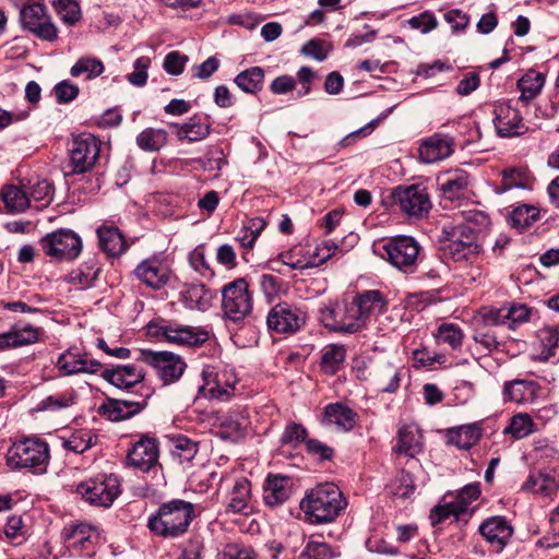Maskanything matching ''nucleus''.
Instances as JSON below:
<instances>
[{
	"label": "nucleus",
	"mask_w": 559,
	"mask_h": 559,
	"mask_svg": "<svg viewBox=\"0 0 559 559\" xmlns=\"http://www.w3.org/2000/svg\"><path fill=\"white\" fill-rule=\"evenodd\" d=\"M537 388L535 381L515 379L504 383L503 396L506 401L518 404L532 402L536 396Z\"/></svg>",
	"instance_id": "obj_32"
},
{
	"label": "nucleus",
	"mask_w": 559,
	"mask_h": 559,
	"mask_svg": "<svg viewBox=\"0 0 559 559\" xmlns=\"http://www.w3.org/2000/svg\"><path fill=\"white\" fill-rule=\"evenodd\" d=\"M307 435V429L301 424L292 421L285 427L280 441L283 445L296 448L301 442L306 443Z\"/></svg>",
	"instance_id": "obj_59"
},
{
	"label": "nucleus",
	"mask_w": 559,
	"mask_h": 559,
	"mask_svg": "<svg viewBox=\"0 0 559 559\" xmlns=\"http://www.w3.org/2000/svg\"><path fill=\"white\" fill-rule=\"evenodd\" d=\"M259 285L269 302H273L284 290L283 280L272 274H262Z\"/></svg>",
	"instance_id": "obj_57"
},
{
	"label": "nucleus",
	"mask_w": 559,
	"mask_h": 559,
	"mask_svg": "<svg viewBox=\"0 0 559 559\" xmlns=\"http://www.w3.org/2000/svg\"><path fill=\"white\" fill-rule=\"evenodd\" d=\"M468 186V175L464 170H456L450 174L440 185L443 201L453 202L462 199Z\"/></svg>",
	"instance_id": "obj_36"
},
{
	"label": "nucleus",
	"mask_w": 559,
	"mask_h": 559,
	"mask_svg": "<svg viewBox=\"0 0 559 559\" xmlns=\"http://www.w3.org/2000/svg\"><path fill=\"white\" fill-rule=\"evenodd\" d=\"M136 360L152 366L165 384L177 381L186 367L181 357L171 352L141 349Z\"/></svg>",
	"instance_id": "obj_12"
},
{
	"label": "nucleus",
	"mask_w": 559,
	"mask_h": 559,
	"mask_svg": "<svg viewBox=\"0 0 559 559\" xmlns=\"http://www.w3.org/2000/svg\"><path fill=\"white\" fill-rule=\"evenodd\" d=\"M357 423V414L341 402L331 403L324 407L323 424L334 425L343 431L352 430Z\"/></svg>",
	"instance_id": "obj_29"
},
{
	"label": "nucleus",
	"mask_w": 559,
	"mask_h": 559,
	"mask_svg": "<svg viewBox=\"0 0 559 559\" xmlns=\"http://www.w3.org/2000/svg\"><path fill=\"white\" fill-rule=\"evenodd\" d=\"M319 312L320 321L330 331L352 334L365 328L354 299L329 304L320 308Z\"/></svg>",
	"instance_id": "obj_7"
},
{
	"label": "nucleus",
	"mask_w": 559,
	"mask_h": 559,
	"mask_svg": "<svg viewBox=\"0 0 559 559\" xmlns=\"http://www.w3.org/2000/svg\"><path fill=\"white\" fill-rule=\"evenodd\" d=\"M63 536L69 546L78 550H91L94 532L90 525L79 524L64 528Z\"/></svg>",
	"instance_id": "obj_42"
},
{
	"label": "nucleus",
	"mask_w": 559,
	"mask_h": 559,
	"mask_svg": "<svg viewBox=\"0 0 559 559\" xmlns=\"http://www.w3.org/2000/svg\"><path fill=\"white\" fill-rule=\"evenodd\" d=\"M95 437L88 430H76L68 438H62V447L76 454L84 453L94 444Z\"/></svg>",
	"instance_id": "obj_52"
},
{
	"label": "nucleus",
	"mask_w": 559,
	"mask_h": 559,
	"mask_svg": "<svg viewBox=\"0 0 559 559\" xmlns=\"http://www.w3.org/2000/svg\"><path fill=\"white\" fill-rule=\"evenodd\" d=\"M294 493L293 478L284 475H269L263 487V499L270 507L286 502Z\"/></svg>",
	"instance_id": "obj_24"
},
{
	"label": "nucleus",
	"mask_w": 559,
	"mask_h": 559,
	"mask_svg": "<svg viewBox=\"0 0 559 559\" xmlns=\"http://www.w3.org/2000/svg\"><path fill=\"white\" fill-rule=\"evenodd\" d=\"M346 506L342 491L334 484H321L300 501V510L311 524L333 522Z\"/></svg>",
	"instance_id": "obj_2"
},
{
	"label": "nucleus",
	"mask_w": 559,
	"mask_h": 559,
	"mask_svg": "<svg viewBox=\"0 0 559 559\" xmlns=\"http://www.w3.org/2000/svg\"><path fill=\"white\" fill-rule=\"evenodd\" d=\"M183 298L189 308L205 311L212 306L215 293L204 284H190L183 292Z\"/></svg>",
	"instance_id": "obj_37"
},
{
	"label": "nucleus",
	"mask_w": 559,
	"mask_h": 559,
	"mask_svg": "<svg viewBox=\"0 0 559 559\" xmlns=\"http://www.w3.org/2000/svg\"><path fill=\"white\" fill-rule=\"evenodd\" d=\"M421 439L423 437L417 429L403 426L397 431V444L394 447V451L397 454L414 457L423 449Z\"/></svg>",
	"instance_id": "obj_35"
},
{
	"label": "nucleus",
	"mask_w": 559,
	"mask_h": 559,
	"mask_svg": "<svg viewBox=\"0 0 559 559\" xmlns=\"http://www.w3.org/2000/svg\"><path fill=\"white\" fill-rule=\"evenodd\" d=\"M104 71L103 62L94 57L80 58L71 68L70 73L72 76L86 75L87 80H92L100 75Z\"/></svg>",
	"instance_id": "obj_55"
},
{
	"label": "nucleus",
	"mask_w": 559,
	"mask_h": 559,
	"mask_svg": "<svg viewBox=\"0 0 559 559\" xmlns=\"http://www.w3.org/2000/svg\"><path fill=\"white\" fill-rule=\"evenodd\" d=\"M466 224L452 229L451 237L444 246V253L454 261H472L479 253L478 234L471 224H486L488 216L480 211L463 212Z\"/></svg>",
	"instance_id": "obj_3"
},
{
	"label": "nucleus",
	"mask_w": 559,
	"mask_h": 559,
	"mask_svg": "<svg viewBox=\"0 0 559 559\" xmlns=\"http://www.w3.org/2000/svg\"><path fill=\"white\" fill-rule=\"evenodd\" d=\"M391 197L400 211L409 217L427 216L431 207L428 192L419 185L399 186Z\"/></svg>",
	"instance_id": "obj_10"
},
{
	"label": "nucleus",
	"mask_w": 559,
	"mask_h": 559,
	"mask_svg": "<svg viewBox=\"0 0 559 559\" xmlns=\"http://www.w3.org/2000/svg\"><path fill=\"white\" fill-rule=\"evenodd\" d=\"M75 399L76 393L73 390L56 395H50L40 402V408L44 411L56 412L73 405Z\"/></svg>",
	"instance_id": "obj_60"
},
{
	"label": "nucleus",
	"mask_w": 559,
	"mask_h": 559,
	"mask_svg": "<svg viewBox=\"0 0 559 559\" xmlns=\"http://www.w3.org/2000/svg\"><path fill=\"white\" fill-rule=\"evenodd\" d=\"M198 451V443L183 435H179L173 439L171 454L179 463L191 462Z\"/></svg>",
	"instance_id": "obj_50"
},
{
	"label": "nucleus",
	"mask_w": 559,
	"mask_h": 559,
	"mask_svg": "<svg viewBox=\"0 0 559 559\" xmlns=\"http://www.w3.org/2000/svg\"><path fill=\"white\" fill-rule=\"evenodd\" d=\"M202 378L204 383L200 386V392L204 396L221 401L228 400L238 383L234 370L227 368L217 370L215 367L206 366L202 370Z\"/></svg>",
	"instance_id": "obj_13"
},
{
	"label": "nucleus",
	"mask_w": 559,
	"mask_h": 559,
	"mask_svg": "<svg viewBox=\"0 0 559 559\" xmlns=\"http://www.w3.org/2000/svg\"><path fill=\"white\" fill-rule=\"evenodd\" d=\"M146 405V400L130 401L107 399L99 407V413L111 421H120L139 414Z\"/></svg>",
	"instance_id": "obj_27"
},
{
	"label": "nucleus",
	"mask_w": 559,
	"mask_h": 559,
	"mask_svg": "<svg viewBox=\"0 0 559 559\" xmlns=\"http://www.w3.org/2000/svg\"><path fill=\"white\" fill-rule=\"evenodd\" d=\"M5 536L14 542L15 544H21L25 540L27 530L23 523V520L19 515H13L8 519L4 528Z\"/></svg>",
	"instance_id": "obj_64"
},
{
	"label": "nucleus",
	"mask_w": 559,
	"mask_h": 559,
	"mask_svg": "<svg viewBox=\"0 0 559 559\" xmlns=\"http://www.w3.org/2000/svg\"><path fill=\"white\" fill-rule=\"evenodd\" d=\"M57 368L63 376L96 373L102 369V364L96 359H87L86 354H74L68 349L58 357Z\"/></svg>",
	"instance_id": "obj_25"
},
{
	"label": "nucleus",
	"mask_w": 559,
	"mask_h": 559,
	"mask_svg": "<svg viewBox=\"0 0 559 559\" xmlns=\"http://www.w3.org/2000/svg\"><path fill=\"white\" fill-rule=\"evenodd\" d=\"M493 115L495 129L500 138L521 136L530 130L521 111L510 102L495 105Z\"/></svg>",
	"instance_id": "obj_16"
},
{
	"label": "nucleus",
	"mask_w": 559,
	"mask_h": 559,
	"mask_svg": "<svg viewBox=\"0 0 559 559\" xmlns=\"http://www.w3.org/2000/svg\"><path fill=\"white\" fill-rule=\"evenodd\" d=\"M483 430L478 424L462 425L447 430V443L461 450H469L481 438Z\"/></svg>",
	"instance_id": "obj_30"
},
{
	"label": "nucleus",
	"mask_w": 559,
	"mask_h": 559,
	"mask_svg": "<svg viewBox=\"0 0 559 559\" xmlns=\"http://www.w3.org/2000/svg\"><path fill=\"white\" fill-rule=\"evenodd\" d=\"M159 448L155 438L142 436L127 453V464L147 473L158 464Z\"/></svg>",
	"instance_id": "obj_18"
},
{
	"label": "nucleus",
	"mask_w": 559,
	"mask_h": 559,
	"mask_svg": "<svg viewBox=\"0 0 559 559\" xmlns=\"http://www.w3.org/2000/svg\"><path fill=\"white\" fill-rule=\"evenodd\" d=\"M99 272L100 266L97 260L95 258H91L82 263L78 269L72 270L67 274L64 280L80 289H86L94 285Z\"/></svg>",
	"instance_id": "obj_34"
},
{
	"label": "nucleus",
	"mask_w": 559,
	"mask_h": 559,
	"mask_svg": "<svg viewBox=\"0 0 559 559\" xmlns=\"http://www.w3.org/2000/svg\"><path fill=\"white\" fill-rule=\"evenodd\" d=\"M504 313L508 319H506L507 326L511 330L516 329V326L521 323L528 321L531 310L525 305H513L510 307H503Z\"/></svg>",
	"instance_id": "obj_63"
},
{
	"label": "nucleus",
	"mask_w": 559,
	"mask_h": 559,
	"mask_svg": "<svg viewBox=\"0 0 559 559\" xmlns=\"http://www.w3.org/2000/svg\"><path fill=\"white\" fill-rule=\"evenodd\" d=\"M50 459L48 443L38 437H25L14 442L7 453V465L12 469H27L44 474Z\"/></svg>",
	"instance_id": "obj_4"
},
{
	"label": "nucleus",
	"mask_w": 559,
	"mask_h": 559,
	"mask_svg": "<svg viewBox=\"0 0 559 559\" xmlns=\"http://www.w3.org/2000/svg\"><path fill=\"white\" fill-rule=\"evenodd\" d=\"M39 245L44 253L56 260H74L82 251V240L72 229L61 228L44 236Z\"/></svg>",
	"instance_id": "obj_8"
},
{
	"label": "nucleus",
	"mask_w": 559,
	"mask_h": 559,
	"mask_svg": "<svg viewBox=\"0 0 559 559\" xmlns=\"http://www.w3.org/2000/svg\"><path fill=\"white\" fill-rule=\"evenodd\" d=\"M533 187V177L526 168H510L502 171V179L495 191L498 194L512 189L530 190Z\"/></svg>",
	"instance_id": "obj_33"
},
{
	"label": "nucleus",
	"mask_w": 559,
	"mask_h": 559,
	"mask_svg": "<svg viewBox=\"0 0 559 559\" xmlns=\"http://www.w3.org/2000/svg\"><path fill=\"white\" fill-rule=\"evenodd\" d=\"M194 518L193 503L173 499L162 503L147 519L150 532L163 538H178L187 533Z\"/></svg>",
	"instance_id": "obj_1"
},
{
	"label": "nucleus",
	"mask_w": 559,
	"mask_h": 559,
	"mask_svg": "<svg viewBox=\"0 0 559 559\" xmlns=\"http://www.w3.org/2000/svg\"><path fill=\"white\" fill-rule=\"evenodd\" d=\"M133 274L146 287L158 290L168 284L171 270L163 258L154 254L141 261Z\"/></svg>",
	"instance_id": "obj_17"
},
{
	"label": "nucleus",
	"mask_w": 559,
	"mask_h": 559,
	"mask_svg": "<svg viewBox=\"0 0 559 559\" xmlns=\"http://www.w3.org/2000/svg\"><path fill=\"white\" fill-rule=\"evenodd\" d=\"M210 131L211 123L209 119L195 115L186 123L179 126L177 135L180 140L187 139L189 142H195L205 139Z\"/></svg>",
	"instance_id": "obj_39"
},
{
	"label": "nucleus",
	"mask_w": 559,
	"mask_h": 559,
	"mask_svg": "<svg viewBox=\"0 0 559 559\" xmlns=\"http://www.w3.org/2000/svg\"><path fill=\"white\" fill-rule=\"evenodd\" d=\"M155 334L169 343L189 347H199L209 340V332L201 328L175 323L157 326Z\"/></svg>",
	"instance_id": "obj_20"
},
{
	"label": "nucleus",
	"mask_w": 559,
	"mask_h": 559,
	"mask_svg": "<svg viewBox=\"0 0 559 559\" xmlns=\"http://www.w3.org/2000/svg\"><path fill=\"white\" fill-rule=\"evenodd\" d=\"M400 372L396 367L385 364L377 369L373 383L383 393H394L400 386Z\"/></svg>",
	"instance_id": "obj_44"
},
{
	"label": "nucleus",
	"mask_w": 559,
	"mask_h": 559,
	"mask_svg": "<svg viewBox=\"0 0 559 559\" xmlns=\"http://www.w3.org/2000/svg\"><path fill=\"white\" fill-rule=\"evenodd\" d=\"M250 499V481L246 478L239 479L235 483L230 493L227 510L233 513L247 514Z\"/></svg>",
	"instance_id": "obj_40"
},
{
	"label": "nucleus",
	"mask_w": 559,
	"mask_h": 559,
	"mask_svg": "<svg viewBox=\"0 0 559 559\" xmlns=\"http://www.w3.org/2000/svg\"><path fill=\"white\" fill-rule=\"evenodd\" d=\"M168 134L163 129L146 128L136 136V144L146 152H157L167 142Z\"/></svg>",
	"instance_id": "obj_49"
},
{
	"label": "nucleus",
	"mask_w": 559,
	"mask_h": 559,
	"mask_svg": "<svg viewBox=\"0 0 559 559\" xmlns=\"http://www.w3.org/2000/svg\"><path fill=\"white\" fill-rule=\"evenodd\" d=\"M478 532L496 552H500L512 537L513 527L504 516L496 515L486 519Z\"/></svg>",
	"instance_id": "obj_21"
},
{
	"label": "nucleus",
	"mask_w": 559,
	"mask_h": 559,
	"mask_svg": "<svg viewBox=\"0 0 559 559\" xmlns=\"http://www.w3.org/2000/svg\"><path fill=\"white\" fill-rule=\"evenodd\" d=\"M504 308H483L475 320V324H479L483 328L491 329L493 326L506 325L507 322Z\"/></svg>",
	"instance_id": "obj_58"
},
{
	"label": "nucleus",
	"mask_w": 559,
	"mask_h": 559,
	"mask_svg": "<svg viewBox=\"0 0 559 559\" xmlns=\"http://www.w3.org/2000/svg\"><path fill=\"white\" fill-rule=\"evenodd\" d=\"M522 490L544 498H554L559 491V469L550 466L531 469Z\"/></svg>",
	"instance_id": "obj_19"
},
{
	"label": "nucleus",
	"mask_w": 559,
	"mask_h": 559,
	"mask_svg": "<svg viewBox=\"0 0 559 559\" xmlns=\"http://www.w3.org/2000/svg\"><path fill=\"white\" fill-rule=\"evenodd\" d=\"M234 82L242 92L257 94L264 84V70L261 67H251L240 72Z\"/></svg>",
	"instance_id": "obj_43"
},
{
	"label": "nucleus",
	"mask_w": 559,
	"mask_h": 559,
	"mask_svg": "<svg viewBox=\"0 0 559 559\" xmlns=\"http://www.w3.org/2000/svg\"><path fill=\"white\" fill-rule=\"evenodd\" d=\"M100 152V142L91 133H81L72 141L69 150L72 174H83L91 170Z\"/></svg>",
	"instance_id": "obj_11"
},
{
	"label": "nucleus",
	"mask_w": 559,
	"mask_h": 559,
	"mask_svg": "<svg viewBox=\"0 0 559 559\" xmlns=\"http://www.w3.org/2000/svg\"><path fill=\"white\" fill-rule=\"evenodd\" d=\"M97 237L100 249L110 257H119L128 247L123 235L115 226L98 227Z\"/></svg>",
	"instance_id": "obj_31"
},
{
	"label": "nucleus",
	"mask_w": 559,
	"mask_h": 559,
	"mask_svg": "<svg viewBox=\"0 0 559 559\" xmlns=\"http://www.w3.org/2000/svg\"><path fill=\"white\" fill-rule=\"evenodd\" d=\"M22 26L43 40L55 41L58 31L47 13L45 4L35 2L23 7L20 12Z\"/></svg>",
	"instance_id": "obj_15"
},
{
	"label": "nucleus",
	"mask_w": 559,
	"mask_h": 559,
	"mask_svg": "<svg viewBox=\"0 0 559 559\" xmlns=\"http://www.w3.org/2000/svg\"><path fill=\"white\" fill-rule=\"evenodd\" d=\"M247 426V418L238 413H231L221 420L217 435L223 439L237 440L242 437Z\"/></svg>",
	"instance_id": "obj_45"
},
{
	"label": "nucleus",
	"mask_w": 559,
	"mask_h": 559,
	"mask_svg": "<svg viewBox=\"0 0 559 559\" xmlns=\"http://www.w3.org/2000/svg\"><path fill=\"white\" fill-rule=\"evenodd\" d=\"M346 358L344 345L331 344L323 348L321 356V369L329 374L336 373Z\"/></svg>",
	"instance_id": "obj_46"
},
{
	"label": "nucleus",
	"mask_w": 559,
	"mask_h": 559,
	"mask_svg": "<svg viewBox=\"0 0 559 559\" xmlns=\"http://www.w3.org/2000/svg\"><path fill=\"white\" fill-rule=\"evenodd\" d=\"M420 246L411 236H396L386 239L378 249V254L393 267L405 274H413L417 269Z\"/></svg>",
	"instance_id": "obj_5"
},
{
	"label": "nucleus",
	"mask_w": 559,
	"mask_h": 559,
	"mask_svg": "<svg viewBox=\"0 0 559 559\" xmlns=\"http://www.w3.org/2000/svg\"><path fill=\"white\" fill-rule=\"evenodd\" d=\"M480 496L478 484H468L461 489L453 504L456 509H462V515L468 511L469 504Z\"/></svg>",
	"instance_id": "obj_62"
},
{
	"label": "nucleus",
	"mask_w": 559,
	"mask_h": 559,
	"mask_svg": "<svg viewBox=\"0 0 559 559\" xmlns=\"http://www.w3.org/2000/svg\"><path fill=\"white\" fill-rule=\"evenodd\" d=\"M455 142L449 134L435 133L421 140L418 153L420 160L432 164L450 157L454 153Z\"/></svg>",
	"instance_id": "obj_22"
},
{
	"label": "nucleus",
	"mask_w": 559,
	"mask_h": 559,
	"mask_svg": "<svg viewBox=\"0 0 559 559\" xmlns=\"http://www.w3.org/2000/svg\"><path fill=\"white\" fill-rule=\"evenodd\" d=\"M535 430V423L527 413H519L512 416L508 426L503 429L504 435H511L513 439H523Z\"/></svg>",
	"instance_id": "obj_48"
},
{
	"label": "nucleus",
	"mask_w": 559,
	"mask_h": 559,
	"mask_svg": "<svg viewBox=\"0 0 559 559\" xmlns=\"http://www.w3.org/2000/svg\"><path fill=\"white\" fill-rule=\"evenodd\" d=\"M222 308L225 318L235 323L251 316L253 297L245 278H237L222 288Z\"/></svg>",
	"instance_id": "obj_6"
},
{
	"label": "nucleus",
	"mask_w": 559,
	"mask_h": 559,
	"mask_svg": "<svg viewBox=\"0 0 559 559\" xmlns=\"http://www.w3.org/2000/svg\"><path fill=\"white\" fill-rule=\"evenodd\" d=\"M306 313L295 305L286 301L271 308L266 317L267 328L276 333L292 334L306 324Z\"/></svg>",
	"instance_id": "obj_14"
},
{
	"label": "nucleus",
	"mask_w": 559,
	"mask_h": 559,
	"mask_svg": "<svg viewBox=\"0 0 559 559\" xmlns=\"http://www.w3.org/2000/svg\"><path fill=\"white\" fill-rule=\"evenodd\" d=\"M102 377L117 388L129 389L144 379V372L134 365H118L103 370Z\"/></svg>",
	"instance_id": "obj_28"
},
{
	"label": "nucleus",
	"mask_w": 559,
	"mask_h": 559,
	"mask_svg": "<svg viewBox=\"0 0 559 559\" xmlns=\"http://www.w3.org/2000/svg\"><path fill=\"white\" fill-rule=\"evenodd\" d=\"M436 337L438 343L447 344L452 349H459L462 346L464 334L457 324L442 323L437 330Z\"/></svg>",
	"instance_id": "obj_54"
},
{
	"label": "nucleus",
	"mask_w": 559,
	"mask_h": 559,
	"mask_svg": "<svg viewBox=\"0 0 559 559\" xmlns=\"http://www.w3.org/2000/svg\"><path fill=\"white\" fill-rule=\"evenodd\" d=\"M151 66V58L142 56L133 63V71L128 74L127 79L134 86H143L147 81V70Z\"/></svg>",
	"instance_id": "obj_61"
},
{
	"label": "nucleus",
	"mask_w": 559,
	"mask_h": 559,
	"mask_svg": "<svg viewBox=\"0 0 559 559\" xmlns=\"http://www.w3.org/2000/svg\"><path fill=\"white\" fill-rule=\"evenodd\" d=\"M278 260L283 264L293 270H304L316 266V260H310L304 254V248L300 246L293 247L288 251L278 254Z\"/></svg>",
	"instance_id": "obj_53"
},
{
	"label": "nucleus",
	"mask_w": 559,
	"mask_h": 559,
	"mask_svg": "<svg viewBox=\"0 0 559 559\" xmlns=\"http://www.w3.org/2000/svg\"><path fill=\"white\" fill-rule=\"evenodd\" d=\"M0 198L9 213L24 212L29 206L28 193L14 185H5L0 191Z\"/></svg>",
	"instance_id": "obj_38"
},
{
	"label": "nucleus",
	"mask_w": 559,
	"mask_h": 559,
	"mask_svg": "<svg viewBox=\"0 0 559 559\" xmlns=\"http://www.w3.org/2000/svg\"><path fill=\"white\" fill-rule=\"evenodd\" d=\"M353 299L365 326L371 317L383 314L388 310V300L378 289L364 290Z\"/></svg>",
	"instance_id": "obj_26"
},
{
	"label": "nucleus",
	"mask_w": 559,
	"mask_h": 559,
	"mask_svg": "<svg viewBox=\"0 0 559 559\" xmlns=\"http://www.w3.org/2000/svg\"><path fill=\"white\" fill-rule=\"evenodd\" d=\"M334 551L332 547L321 540L320 535H311L306 548L302 551V559H332Z\"/></svg>",
	"instance_id": "obj_56"
},
{
	"label": "nucleus",
	"mask_w": 559,
	"mask_h": 559,
	"mask_svg": "<svg viewBox=\"0 0 559 559\" xmlns=\"http://www.w3.org/2000/svg\"><path fill=\"white\" fill-rule=\"evenodd\" d=\"M536 338L539 347V355L543 360H548L556 356V349L559 343V329L556 325H544L536 332Z\"/></svg>",
	"instance_id": "obj_41"
},
{
	"label": "nucleus",
	"mask_w": 559,
	"mask_h": 559,
	"mask_svg": "<svg viewBox=\"0 0 559 559\" xmlns=\"http://www.w3.org/2000/svg\"><path fill=\"white\" fill-rule=\"evenodd\" d=\"M119 487V480L116 476L99 475L80 483L76 492L91 504L109 507L118 497Z\"/></svg>",
	"instance_id": "obj_9"
},
{
	"label": "nucleus",
	"mask_w": 559,
	"mask_h": 559,
	"mask_svg": "<svg viewBox=\"0 0 559 559\" xmlns=\"http://www.w3.org/2000/svg\"><path fill=\"white\" fill-rule=\"evenodd\" d=\"M545 83L542 73L530 70L519 81L518 88L521 92L520 100L528 102L539 94Z\"/></svg>",
	"instance_id": "obj_47"
},
{
	"label": "nucleus",
	"mask_w": 559,
	"mask_h": 559,
	"mask_svg": "<svg viewBox=\"0 0 559 559\" xmlns=\"http://www.w3.org/2000/svg\"><path fill=\"white\" fill-rule=\"evenodd\" d=\"M539 218V210L534 205L521 204L509 214V224L515 228H526Z\"/></svg>",
	"instance_id": "obj_51"
},
{
	"label": "nucleus",
	"mask_w": 559,
	"mask_h": 559,
	"mask_svg": "<svg viewBox=\"0 0 559 559\" xmlns=\"http://www.w3.org/2000/svg\"><path fill=\"white\" fill-rule=\"evenodd\" d=\"M43 330L29 323H15L8 332L0 334V350L35 344L39 341Z\"/></svg>",
	"instance_id": "obj_23"
}]
</instances>
